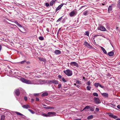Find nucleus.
Returning a JSON list of instances; mask_svg holds the SVG:
<instances>
[{"mask_svg":"<svg viewBox=\"0 0 120 120\" xmlns=\"http://www.w3.org/2000/svg\"><path fill=\"white\" fill-rule=\"evenodd\" d=\"M64 72L68 76H71V75L72 74L71 71L69 69H67L66 70H64Z\"/></svg>","mask_w":120,"mask_h":120,"instance_id":"nucleus-1","label":"nucleus"},{"mask_svg":"<svg viewBox=\"0 0 120 120\" xmlns=\"http://www.w3.org/2000/svg\"><path fill=\"white\" fill-rule=\"evenodd\" d=\"M95 102L97 104H99L101 102L99 99L95 97L94 98Z\"/></svg>","mask_w":120,"mask_h":120,"instance_id":"nucleus-2","label":"nucleus"},{"mask_svg":"<svg viewBox=\"0 0 120 120\" xmlns=\"http://www.w3.org/2000/svg\"><path fill=\"white\" fill-rule=\"evenodd\" d=\"M76 14V13L75 11H73L69 14V15L70 17H71L75 15Z\"/></svg>","mask_w":120,"mask_h":120,"instance_id":"nucleus-3","label":"nucleus"},{"mask_svg":"<svg viewBox=\"0 0 120 120\" xmlns=\"http://www.w3.org/2000/svg\"><path fill=\"white\" fill-rule=\"evenodd\" d=\"M94 85L97 87H98V86L102 88H103L104 87V86H102L99 83H95Z\"/></svg>","mask_w":120,"mask_h":120,"instance_id":"nucleus-4","label":"nucleus"},{"mask_svg":"<svg viewBox=\"0 0 120 120\" xmlns=\"http://www.w3.org/2000/svg\"><path fill=\"white\" fill-rule=\"evenodd\" d=\"M70 64L72 66H73V65H74L76 66V67H79V65H78V64L76 62H71L70 63Z\"/></svg>","mask_w":120,"mask_h":120,"instance_id":"nucleus-5","label":"nucleus"},{"mask_svg":"<svg viewBox=\"0 0 120 120\" xmlns=\"http://www.w3.org/2000/svg\"><path fill=\"white\" fill-rule=\"evenodd\" d=\"M84 45L88 48H91V46L90 45L89 43L87 42H84Z\"/></svg>","mask_w":120,"mask_h":120,"instance_id":"nucleus-6","label":"nucleus"},{"mask_svg":"<svg viewBox=\"0 0 120 120\" xmlns=\"http://www.w3.org/2000/svg\"><path fill=\"white\" fill-rule=\"evenodd\" d=\"M49 83H52L56 84H58V82L56 80H52L49 81Z\"/></svg>","mask_w":120,"mask_h":120,"instance_id":"nucleus-7","label":"nucleus"},{"mask_svg":"<svg viewBox=\"0 0 120 120\" xmlns=\"http://www.w3.org/2000/svg\"><path fill=\"white\" fill-rule=\"evenodd\" d=\"M22 106L23 108L26 109H28V108H30V105L27 104L25 105H22Z\"/></svg>","mask_w":120,"mask_h":120,"instance_id":"nucleus-8","label":"nucleus"},{"mask_svg":"<svg viewBox=\"0 0 120 120\" xmlns=\"http://www.w3.org/2000/svg\"><path fill=\"white\" fill-rule=\"evenodd\" d=\"M64 4H62L58 6L56 9V12L60 10Z\"/></svg>","mask_w":120,"mask_h":120,"instance_id":"nucleus-9","label":"nucleus"},{"mask_svg":"<svg viewBox=\"0 0 120 120\" xmlns=\"http://www.w3.org/2000/svg\"><path fill=\"white\" fill-rule=\"evenodd\" d=\"M54 53L56 55H59L61 53V52L59 50H56L55 51Z\"/></svg>","mask_w":120,"mask_h":120,"instance_id":"nucleus-10","label":"nucleus"},{"mask_svg":"<svg viewBox=\"0 0 120 120\" xmlns=\"http://www.w3.org/2000/svg\"><path fill=\"white\" fill-rule=\"evenodd\" d=\"M100 30L101 31H105L106 30V28L103 26H101L100 28Z\"/></svg>","mask_w":120,"mask_h":120,"instance_id":"nucleus-11","label":"nucleus"},{"mask_svg":"<svg viewBox=\"0 0 120 120\" xmlns=\"http://www.w3.org/2000/svg\"><path fill=\"white\" fill-rule=\"evenodd\" d=\"M104 97L107 98L108 97V94L106 93H103L101 94Z\"/></svg>","mask_w":120,"mask_h":120,"instance_id":"nucleus-12","label":"nucleus"},{"mask_svg":"<svg viewBox=\"0 0 120 120\" xmlns=\"http://www.w3.org/2000/svg\"><path fill=\"white\" fill-rule=\"evenodd\" d=\"M109 117H112L114 119H116L117 118V116L112 115V114H109Z\"/></svg>","mask_w":120,"mask_h":120,"instance_id":"nucleus-13","label":"nucleus"},{"mask_svg":"<svg viewBox=\"0 0 120 120\" xmlns=\"http://www.w3.org/2000/svg\"><path fill=\"white\" fill-rule=\"evenodd\" d=\"M47 114H48V116L49 115H55L56 114V113L55 112H48Z\"/></svg>","mask_w":120,"mask_h":120,"instance_id":"nucleus-14","label":"nucleus"},{"mask_svg":"<svg viewBox=\"0 0 120 120\" xmlns=\"http://www.w3.org/2000/svg\"><path fill=\"white\" fill-rule=\"evenodd\" d=\"M15 93L16 95L17 96L19 95L20 94V92L18 89L16 90L15 91Z\"/></svg>","mask_w":120,"mask_h":120,"instance_id":"nucleus-15","label":"nucleus"},{"mask_svg":"<svg viewBox=\"0 0 120 120\" xmlns=\"http://www.w3.org/2000/svg\"><path fill=\"white\" fill-rule=\"evenodd\" d=\"M114 53L112 51L108 53V55L109 56H112L114 55Z\"/></svg>","mask_w":120,"mask_h":120,"instance_id":"nucleus-16","label":"nucleus"},{"mask_svg":"<svg viewBox=\"0 0 120 120\" xmlns=\"http://www.w3.org/2000/svg\"><path fill=\"white\" fill-rule=\"evenodd\" d=\"M109 105L110 106L113 107H114L116 106V105L114 103H111L109 104Z\"/></svg>","mask_w":120,"mask_h":120,"instance_id":"nucleus-17","label":"nucleus"},{"mask_svg":"<svg viewBox=\"0 0 120 120\" xmlns=\"http://www.w3.org/2000/svg\"><path fill=\"white\" fill-rule=\"evenodd\" d=\"M48 95V93L47 92H45L42 94L41 95V96L42 97H43L44 96H47Z\"/></svg>","mask_w":120,"mask_h":120,"instance_id":"nucleus-18","label":"nucleus"},{"mask_svg":"<svg viewBox=\"0 0 120 120\" xmlns=\"http://www.w3.org/2000/svg\"><path fill=\"white\" fill-rule=\"evenodd\" d=\"M101 48L104 53L105 54H106L107 53V52L105 49L102 47H101Z\"/></svg>","mask_w":120,"mask_h":120,"instance_id":"nucleus-19","label":"nucleus"},{"mask_svg":"<svg viewBox=\"0 0 120 120\" xmlns=\"http://www.w3.org/2000/svg\"><path fill=\"white\" fill-rule=\"evenodd\" d=\"M26 83L28 84H32L31 82V81H30L27 79L26 80Z\"/></svg>","mask_w":120,"mask_h":120,"instance_id":"nucleus-20","label":"nucleus"},{"mask_svg":"<svg viewBox=\"0 0 120 120\" xmlns=\"http://www.w3.org/2000/svg\"><path fill=\"white\" fill-rule=\"evenodd\" d=\"M21 80L22 82L26 83V81L27 79H26L23 78H21Z\"/></svg>","mask_w":120,"mask_h":120,"instance_id":"nucleus-21","label":"nucleus"},{"mask_svg":"<svg viewBox=\"0 0 120 120\" xmlns=\"http://www.w3.org/2000/svg\"><path fill=\"white\" fill-rule=\"evenodd\" d=\"M15 113L17 114V115H19L20 116H24V115L22 114L21 113L17 112H15Z\"/></svg>","mask_w":120,"mask_h":120,"instance_id":"nucleus-22","label":"nucleus"},{"mask_svg":"<svg viewBox=\"0 0 120 120\" xmlns=\"http://www.w3.org/2000/svg\"><path fill=\"white\" fill-rule=\"evenodd\" d=\"M88 12V11H85L83 12V14L85 16L87 15Z\"/></svg>","mask_w":120,"mask_h":120,"instance_id":"nucleus-23","label":"nucleus"},{"mask_svg":"<svg viewBox=\"0 0 120 120\" xmlns=\"http://www.w3.org/2000/svg\"><path fill=\"white\" fill-rule=\"evenodd\" d=\"M93 118V116L92 115H90L89 116L87 117V119L88 120H90L92 119Z\"/></svg>","mask_w":120,"mask_h":120,"instance_id":"nucleus-24","label":"nucleus"},{"mask_svg":"<svg viewBox=\"0 0 120 120\" xmlns=\"http://www.w3.org/2000/svg\"><path fill=\"white\" fill-rule=\"evenodd\" d=\"M36 80H34L31 81V82L32 84H37L36 83L35 81Z\"/></svg>","mask_w":120,"mask_h":120,"instance_id":"nucleus-25","label":"nucleus"},{"mask_svg":"<svg viewBox=\"0 0 120 120\" xmlns=\"http://www.w3.org/2000/svg\"><path fill=\"white\" fill-rule=\"evenodd\" d=\"M112 6H109V7L108 9V11L109 12L112 10Z\"/></svg>","mask_w":120,"mask_h":120,"instance_id":"nucleus-26","label":"nucleus"},{"mask_svg":"<svg viewBox=\"0 0 120 120\" xmlns=\"http://www.w3.org/2000/svg\"><path fill=\"white\" fill-rule=\"evenodd\" d=\"M28 110L32 114H34L35 113V112L34 111L31 109H29Z\"/></svg>","mask_w":120,"mask_h":120,"instance_id":"nucleus-27","label":"nucleus"},{"mask_svg":"<svg viewBox=\"0 0 120 120\" xmlns=\"http://www.w3.org/2000/svg\"><path fill=\"white\" fill-rule=\"evenodd\" d=\"M5 116L4 115H2L1 117V120H4Z\"/></svg>","mask_w":120,"mask_h":120,"instance_id":"nucleus-28","label":"nucleus"},{"mask_svg":"<svg viewBox=\"0 0 120 120\" xmlns=\"http://www.w3.org/2000/svg\"><path fill=\"white\" fill-rule=\"evenodd\" d=\"M91 87L89 86H87L86 87V89L88 90H90Z\"/></svg>","mask_w":120,"mask_h":120,"instance_id":"nucleus-29","label":"nucleus"},{"mask_svg":"<svg viewBox=\"0 0 120 120\" xmlns=\"http://www.w3.org/2000/svg\"><path fill=\"white\" fill-rule=\"evenodd\" d=\"M90 108V107L89 106H86L85 108H84V109H83V110H84V109H89Z\"/></svg>","mask_w":120,"mask_h":120,"instance_id":"nucleus-30","label":"nucleus"},{"mask_svg":"<svg viewBox=\"0 0 120 120\" xmlns=\"http://www.w3.org/2000/svg\"><path fill=\"white\" fill-rule=\"evenodd\" d=\"M44 108L46 109H54V108L53 107H44Z\"/></svg>","mask_w":120,"mask_h":120,"instance_id":"nucleus-31","label":"nucleus"},{"mask_svg":"<svg viewBox=\"0 0 120 120\" xmlns=\"http://www.w3.org/2000/svg\"><path fill=\"white\" fill-rule=\"evenodd\" d=\"M26 62V61L25 60H24L21 62H19V63H20L22 64H24L25 62Z\"/></svg>","mask_w":120,"mask_h":120,"instance_id":"nucleus-32","label":"nucleus"},{"mask_svg":"<svg viewBox=\"0 0 120 120\" xmlns=\"http://www.w3.org/2000/svg\"><path fill=\"white\" fill-rule=\"evenodd\" d=\"M93 94L94 96H96V97H98V94L96 93H93Z\"/></svg>","mask_w":120,"mask_h":120,"instance_id":"nucleus-33","label":"nucleus"},{"mask_svg":"<svg viewBox=\"0 0 120 120\" xmlns=\"http://www.w3.org/2000/svg\"><path fill=\"white\" fill-rule=\"evenodd\" d=\"M85 35H86L88 36H89V32L88 31H86L85 32Z\"/></svg>","mask_w":120,"mask_h":120,"instance_id":"nucleus-34","label":"nucleus"},{"mask_svg":"<svg viewBox=\"0 0 120 120\" xmlns=\"http://www.w3.org/2000/svg\"><path fill=\"white\" fill-rule=\"evenodd\" d=\"M39 39L41 40H42L44 39L43 38L42 36H40L39 37Z\"/></svg>","mask_w":120,"mask_h":120,"instance_id":"nucleus-35","label":"nucleus"},{"mask_svg":"<svg viewBox=\"0 0 120 120\" xmlns=\"http://www.w3.org/2000/svg\"><path fill=\"white\" fill-rule=\"evenodd\" d=\"M40 60L41 61H43L44 62H45L46 61V60L43 58H42L40 59Z\"/></svg>","mask_w":120,"mask_h":120,"instance_id":"nucleus-36","label":"nucleus"},{"mask_svg":"<svg viewBox=\"0 0 120 120\" xmlns=\"http://www.w3.org/2000/svg\"><path fill=\"white\" fill-rule=\"evenodd\" d=\"M117 7L119 8H120V2L119 1L117 4Z\"/></svg>","mask_w":120,"mask_h":120,"instance_id":"nucleus-37","label":"nucleus"},{"mask_svg":"<svg viewBox=\"0 0 120 120\" xmlns=\"http://www.w3.org/2000/svg\"><path fill=\"white\" fill-rule=\"evenodd\" d=\"M94 109L93 107H91L90 108V110L91 111H94Z\"/></svg>","mask_w":120,"mask_h":120,"instance_id":"nucleus-38","label":"nucleus"},{"mask_svg":"<svg viewBox=\"0 0 120 120\" xmlns=\"http://www.w3.org/2000/svg\"><path fill=\"white\" fill-rule=\"evenodd\" d=\"M34 95L35 96H38L39 95V94L38 93H35L34 94Z\"/></svg>","mask_w":120,"mask_h":120,"instance_id":"nucleus-39","label":"nucleus"},{"mask_svg":"<svg viewBox=\"0 0 120 120\" xmlns=\"http://www.w3.org/2000/svg\"><path fill=\"white\" fill-rule=\"evenodd\" d=\"M62 19V17L59 18L58 19L57 21L56 22H59Z\"/></svg>","mask_w":120,"mask_h":120,"instance_id":"nucleus-40","label":"nucleus"},{"mask_svg":"<svg viewBox=\"0 0 120 120\" xmlns=\"http://www.w3.org/2000/svg\"><path fill=\"white\" fill-rule=\"evenodd\" d=\"M102 36V35H94V38H95L96 37H97L98 36Z\"/></svg>","mask_w":120,"mask_h":120,"instance_id":"nucleus-41","label":"nucleus"},{"mask_svg":"<svg viewBox=\"0 0 120 120\" xmlns=\"http://www.w3.org/2000/svg\"><path fill=\"white\" fill-rule=\"evenodd\" d=\"M86 84L88 86H89L90 84V81H88L86 83Z\"/></svg>","mask_w":120,"mask_h":120,"instance_id":"nucleus-42","label":"nucleus"},{"mask_svg":"<svg viewBox=\"0 0 120 120\" xmlns=\"http://www.w3.org/2000/svg\"><path fill=\"white\" fill-rule=\"evenodd\" d=\"M62 80L64 82H66V81L64 78H62Z\"/></svg>","mask_w":120,"mask_h":120,"instance_id":"nucleus-43","label":"nucleus"},{"mask_svg":"<svg viewBox=\"0 0 120 120\" xmlns=\"http://www.w3.org/2000/svg\"><path fill=\"white\" fill-rule=\"evenodd\" d=\"M61 86V84H59L58 85V88L60 89V88Z\"/></svg>","mask_w":120,"mask_h":120,"instance_id":"nucleus-44","label":"nucleus"},{"mask_svg":"<svg viewBox=\"0 0 120 120\" xmlns=\"http://www.w3.org/2000/svg\"><path fill=\"white\" fill-rule=\"evenodd\" d=\"M42 115L43 116H44L47 117V116H48V115L47 114H42Z\"/></svg>","mask_w":120,"mask_h":120,"instance_id":"nucleus-45","label":"nucleus"},{"mask_svg":"<svg viewBox=\"0 0 120 120\" xmlns=\"http://www.w3.org/2000/svg\"><path fill=\"white\" fill-rule=\"evenodd\" d=\"M19 27H22V26L19 23H18L17 25Z\"/></svg>","mask_w":120,"mask_h":120,"instance_id":"nucleus-46","label":"nucleus"},{"mask_svg":"<svg viewBox=\"0 0 120 120\" xmlns=\"http://www.w3.org/2000/svg\"><path fill=\"white\" fill-rule=\"evenodd\" d=\"M49 4L48 3H45V5L47 7H48L49 6Z\"/></svg>","mask_w":120,"mask_h":120,"instance_id":"nucleus-47","label":"nucleus"},{"mask_svg":"<svg viewBox=\"0 0 120 120\" xmlns=\"http://www.w3.org/2000/svg\"><path fill=\"white\" fill-rule=\"evenodd\" d=\"M76 83L77 84H80V82L79 81H77L76 82Z\"/></svg>","mask_w":120,"mask_h":120,"instance_id":"nucleus-48","label":"nucleus"},{"mask_svg":"<svg viewBox=\"0 0 120 120\" xmlns=\"http://www.w3.org/2000/svg\"><path fill=\"white\" fill-rule=\"evenodd\" d=\"M96 110L97 111H99V109L98 108H96Z\"/></svg>","mask_w":120,"mask_h":120,"instance_id":"nucleus-49","label":"nucleus"},{"mask_svg":"<svg viewBox=\"0 0 120 120\" xmlns=\"http://www.w3.org/2000/svg\"><path fill=\"white\" fill-rule=\"evenodd\" d=\"M27 99V97H24V99L26 101Z\"/></svg>","mask_w":120,"mask_h":120,"instance_id":"nucleus-50","label":"nucleus"},{"mask_svg":"<svg viewBox=\"0 0 120 120\" xmlns=\"http://www.w3.org/2000/svg\"><path fill=\"white\" fill-rule=\"evenodd\" d=\"M117 107L119 109H120V105H118L117 106Z\"/></svg>","mask_w":120,"mask_h":120,"instance_id":"nucleus-51","label":"nucleus"},{"mask_svg":"<svg viewBox=\"0 0 120 120\" xmlns=\"http://www.w3.org/2000/svg\"><path fill=\"white\" fill-rule=\"evenodd\" d=\"M46 30L48 32H49V29L48 28H47L46 29Z\"/></svg>","mask_w":120,"mask_h":120,"instance_id":"nucleus-52","label":"nucleus"},{"mask_svg":"<svg viewBox=\"0 0 120 120\" xmlns=\"http://www.w3.org/2000/svg\"><path fill=\"white\" fill-rule=\"evenodd\" d=\"M36 99L37 101H39V99L38 98H36Z\"/></svg>","mask_w":120,"mask_h":120,"instance_id":"nucleus-53","label":"nucleus"},{"mask_svg":"<svg viewBox=\"0 0 120 120\" xmlns=\"http://www.w3.org/2000/svg\"><path fill=\"white\" fill-rule=\"evenodd\" d=\"M58 78H62V76L60 75H59L58 76Z\"/></svg>","mask_w":120,"mask_h":120,"instance_id":"nucleus-54","label":"nucleus"},{"mask_svg":"<svg viewBox=\"0 0 120 120\" xmlns=\"http://www.w3.org/2000/svg\"><path fill=\"white\" fill-rule=\"evenodd\" d=\"M2 48V46L1 45H0V51L1 50Z\"/></svg>","mask_w":120,"mask_h":120,"instance_id":"nucleus-55","label":"nucleus"},{"mask_svg":"<svg viewBox=\"0 0 120 120\" xmlns=\"http://www.w3.org/2000/svg\"><path fill=\"white\" fill-rule=\"evenodd\" d=\"M15 23L17 25V24L18 23V22L17 21H15Z\"/></svg>","mask_w":120,"mask_h":120,"instance_id":"nucleus-56","label":"nucleus"},{"mask_svg":"<svg viewBox=\"0 0 120 120\" xmlns=\"http://www.w3.org/2000/svg\"><path fill=\"white\" fill-rule=\"evenodd\" d=\"M34 99H33L32 98L31 100V101L32 102L34 101Z\"/></svg>","mask_w":120,"mask_h":120,"instance_id":"nucleus-57","label":"nucleus"},{"mask_svg":"<svg viewBox=\"0 0 120 120\" xmlns=\"http://www.w3.org/2000/svg\"><path fill=\"white\" fill-rule=\"evenodd\" d=\"M116 120H120V119L119 118H117L116 119Z\"/></svg>","mask_w":120,"mask_h":120,"instance_id":"nucleus-58","label":"nucleus"},{"mask_svg":"<svg viewBox=\"0 0 120 120\" xmlns=\"http://www.w3.org/2000/svg\"><path fill=\"white\" fill-rule=\"evenodd\" d=\"M76 86L78 87V88H79V86L78 85H76Z\"/></svg>","mask_w":120,"mask_h":120,"instance_id":"nucleus-59","label":"nucleus"},{"mask_svg":"<svg viewBox=\"0 0 120 120\" xmlns=\"http://www.w3.org/2000/svg\"><path fill=\"white\" fill-rule=\"evenodd\" d=\"M84 6H82V7H81L80 8L81 9L82 8H83Z\"/></svg>","mask_w":120,"mask_h":120,"instance_id":"nucleus-60","label":"nucleus"},{"mask_svg":"<svg viewBox=\"0 0 120 120\" xmlns=\"http://www.w3.org/2000/svg\"><path fill=\"white\" fill-rule=\"evenodd\" d=\"M118 65H120V62L118 63Z\"/></svg>","mask_w":120,"mask_h":120,"instance_id":"nucleus-61","label":"nucleus"},{"mask_svg":"<svg viewBox=\"0 0 120 120\" xmlns=\"http://www.w3.org/2000/svg\"><path fill=\"white\" fill-rule=\"evenodd\" d=\"M83 79H85V77H83Z\"/></svg>","mask_w":120,"mask_h":120,"instance_id":"nucleus-62","label":"nucleus"},{"mask_svg":"<svg viewBox=\"0 0 120 120\" xmlns=\"http://www.w3.org/2000/svg\"><path fill=\"white\" fill-rule=\"evenodd\" d=\"M43 105L44 106H46L45 105Z\"/></svg>","mask_w":120,"mask_h":120,"instance_id":"nucleus-63","label":"nucleus"},{"mask_svg":"<svg viewBox=\"0 0 120 120\" xmlns=\"http://www.w3.org/2000/svg\"><path fill=\"white\" fill-rule=\"evenodd\" d=\"M74 85L76 86V84L74 83Z\"/></svg>","mask_w":120,"mask_h":120,"instance_id":"nucleus-64","label":"nucleus"}]
</instances>
